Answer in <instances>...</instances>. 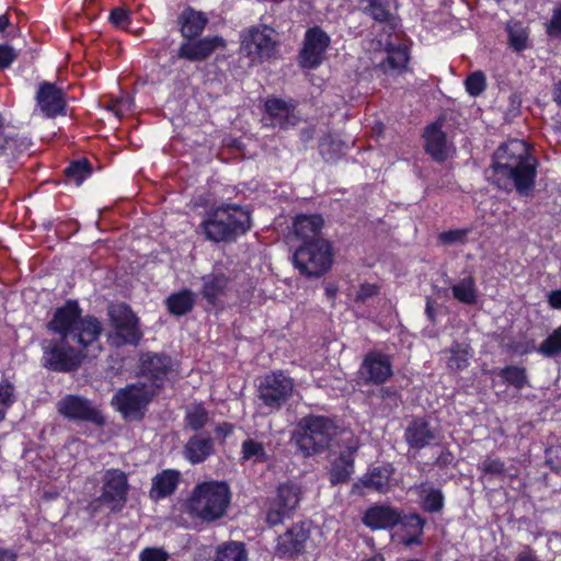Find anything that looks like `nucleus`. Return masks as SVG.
Wrapping results in <instances>:
<instances>
[{
    "label": "nucleus",
    "instance_id": "864d4df0",
    "mask_svg": "<svg viewBox=\"0 0 561 561\" xmlns=\"http://www.w3.org/2000/svg\"><path fill=\"white\" fill-rule=\"evenodd\" d=\"M408 525L412 528H415V530L417 531V535H413V536H410L409 538L404 539V543L407 546L419 545L420 543L419 535L422 534V530L424 527V520L419 515H412L409 517Z\"/></svg>",
    "mask_w": 561,
    "mask_h": 561
},
{
    "label": "nucleus",
    "instance_id": "9d476101",
    "mask_svg": "<svg viewBox=\"0 0 561 561\" xmlns=\"http://www.w3.org/2000/svg\"><path fill=\"white\" fill-rule=\"evenodd\" d=\"M293 390V379L282 371L266 375L259 388L260 399L272 409L280 408L290 398Z\"/></svg>",
    "mask_w": 561,
    "mask_h": 561
},
{
    "label": "nucleus",
    "instance_id": "4c0bfd02",
    "mask_svg": "<svg viewBox=\"0 0 561 561\" xmlns=\"http://www.w3.org/2000/svg\"><path fill=\"white\" fill-rule=\"evenodd\" d=\"M214 561H248L245 547L238 541L224 543L217 548Z\"/></svg>",
    "mask_w": 561,
    "mask_h": 561
},
{
    "label": "nucleus",
    "instance_id": "a18cd8bd",
    "mask_svg": "<svg viewBox=\"0 0 561 561\" xmlns=\"http://www.w3.org/2000/svg\"><path fill=\"white\" fill-rule=\"evenodd\" d=\"M14 402V387L4 380L0 382V422L5 417L7 411Z\"/></svg>",
    "mask_w": 561,
    "mask_h": 561
},
{
    "label": "nucleus",
    "instance_id": "4468645a",
    "mask_svg": "<svg viewBox=\"0 0 561 561\" xmlns=\"http://www.w3.org/2000/svg\"><path fill=\"white\" fill-rule=\"evenodd\" d=\"M329 44L330 37L322 30L319 27L308 30L299 56L301 67L308 69L317 68L322 62Z\"/></svg>",
    "mask_w": 561,
    "mask_h": 561
},
{
    "label": "nucleus",
    "instance_id": "774afa93",
    "mask_svg": "<svg viewBox=\"0 0 561 561\" xmlns=\"http://www.w3.org/2000/svg\"><path fill=\"white\" fill-rule=\"evenodd\" d=\"M9 25V18L5 14L0 15V32H3Z\"/></svg>",
    "mask_w": 561,
    "mask_h": 561
},
{
    "label": "nucleus",
    "instance_id": "f8f14e48",
    "mask_svg": "<svg viewBox=\"0 0 561 561\" xmlns=\"http://www.w3.org/2000/svg\"><path fill=\"white\" fill-rule=\"evenodd\" d=\"M102 494L99 501L112 511H121L127 501L128 481L125 472L110 469L103 476Z\"/></svg>",
    "mask_w": 561,
    "mask_h": 561
},
{
    "label": "nucleus",
    "instance_id": "bf43d9fd",
    "mask_svg": "<svg viewBox=\"0 0 561 561\" xmlns=\"http://www.w3.org/2000/svg\"><path fill=\"white\" fill-rule=\"evenodd\" d=\"M548 304L553 309H561V289L550 291L548 295Z\"/></svg>",
    "mask_w": 561,
    "mask_h": 561
},
{
    "label": "nucleus",
    "instance_id": "4be33fe9",
    "mask_svg": "<svg viewBox=\"0 0 561 561\" xmlns=\"http://www.w3.org/2000/svg\"><path fill=\"white\" fill-rule=\"evenodd\" d=\"M425 150L436 161H444L448 156V144L439 123L431 124L423 134Z\"/></svg>",
    "mask_w": 561,
    "mask_h": 561
},
{
    "label": "nucleus",
    "instance_id": "a211bd4d",
    "mask_svg": "<svg viewBox=\"0 0 561 561\" xmlns=\"http://www.w3.org/2000/svg\"><path fill=\"white\" fill-rule=\"evenodd\" d=\"M141 371L144 377L153 385L154 391L162 386V382L171 368V358L160 354H145L141 357Z\"/></svg>",
    "mask_w": 561,
    "mask_h": 561
},
{
    "label": "nucleus",
    "instance_id": "680f3d73",
    "mask_svg": "<svg viewBox=\"0 0 561 561\" xmlns=\"http://www.w3.org/2000/svg\"><path fill=\"white\" fill-rule=\"evenodd\" d=\"M18 553L8 548H0V561H16Z\"/></svg>",
    "mask_w": 561,
    "mask_h": 561
},
{
    "label": "nucleus",
    "instance_id": "b1692460",
    "mask_svg": "<svg viewBox=\"0 0 561 561\" xmlns=\"http://www.w3.org/2000/svg\"><path fill=\"white\" fill-rule=\"evenodd\" d=\"M323 219L318 215H300L294 222L295 234L305 242H313L316 239H323L321 229Z\"/></svg>",
    "mask_w": 561,
    "mask_h": 561
},
{
    "label": "nucleus",
    "instance_id": "58836bf2",
    "mask_svg": "<svg viewBox=\"0 0 561 561\" xmlns=\"http://www.w3.org/2000/svg\"><path fill=\"white\" fill-rule=\"evenodd\" d=\"M536 351L547 358L561 354V324L540 343Z\"/></svg>",
    "mask_w": 561,
    "mask_h": 561
},
{
    "label": "nucleus",
    "instance_id": "2f4dec72",
    "mask_svg": "<svg viewBox=\"0 0 561 561\" xmlns=\"http://www.w3.org/2000/svg\"><path fill=\"white\" fill-rule=\"evenodd\" d=\"M453 296L465 305H476L478 300V288L473 276H466L451 286Z\"/></svg>",
    "mask_w": 561,
    "mask_h": 561
},
{
    "label": "nucleus",
    "instance_id": "393cba45",
    "mask_svg": "<svg viewBox=\"0 0 561 561\" xmlns=\"http://www.w3.org/2000/svg\"><path fill=\"white\" fill-rule=\"evenodd\" d=\"M30 146V139L26 137L16 138L13 130L4 126L3 118L0 116V156L15 158Z\"/></svg>",
    "mask_w": 561,
    "mask_h": 561
},
{
    "label": "nucleus",
    "instance_id": "a19ab883",
    "mask_svg": "<svg viewBox=\"0 0 561 561\" xmlns=\"http://www.w3.org/2000/svg\"><path fill=\"white\" fill-rule=\"evenodd\" d=\"M242 459L252 460L253 462L266 461L267 455L262 443L254 439H245L241 446Z\"/></svg>",
    "mask_w": 561,
    "mask_h": 561
},
{
    "label": "nucleus",
    "instance_id": "6ab92c4d",
    "mask_svg": "<svg viewBox=\"0 0 561 561\" xmlns=\"http://www.w3.org/2000/svg\"><path fill=\"white\" fill-rule=\"evenodd\" d=\"M225 41L219 36L204 37L197 42L185 43L180 47L179 57L201 61L209 57L216 48L224 47Z\"/></svg>",
    "mask_w": 561,
    "mask_h": 561
},
{
    "label": "nucleus",
    "instance_id": "ddd939ff",
    "mask_svg": "<svg viewBox=\"0 0 561 561\" xmlns=\"http://www.w3.org/2000/svg\"><path fill=\"white\" fill-rule=\"evenodd\" d=\"M300 488L294 483H284L278 486L277 495L272 507L266 514V522L270 525H278L289 516L300 502Z\"/></svg>",
    "mask_w": 561,
    "mask_h": 561
},
{
    "label": "nucleus",
    "instance_id": "603ef678",
    "mask_svg": "<svg viewBox=\"0 0 561 561\" xmlns=\"http://www.w3.org/2000/svg\"><path fill=\"white\" fill-rule=\"evenodd\" d=\"M379 294V287L376 284L364 283L359 286L355 301L356 302H365L368 299L377 296Z\"/></svg>",
    "mask_w": 561,
    "mask_h": 561
},
{
    "label": "nucleus",
    "instance_id": "338daca9",
    "mask_svg": "<svg viewBox=\"0 0 561 561\" xmlns=\"http://www.w3.org/2000/svg\"><path fill=\"white\" fill-rule=\"evenodd\" d=\"M553 99L559 105H561V81H559L554 87Z\"/></svg>",
    "mask_w": 561,
    "mask_h": 561
},
{
    "label": "nucleus",
    "instance_id": "69168bd1",
    "mask_svg": "<svg viewBox=\"0 0 561 561\" xmlns=\"http://www.w3.org/2000/svg\"><path fill=\"white\" fill-rule=\"evenodd\" d=\"M426 314L430 318L431 321L435 320L434 314V301L431 298H427L426 300V308H425Z\"/></svg>",
    "mask_w": 561,
    "mask_h": 561
},
{
    "label": "nucleus",
    "instance_id": "8fccbe9b",
    "mask_svg": "<svg viewBox=\"0 0 561 561\" xmlns=\"http://www.w3.org/2000/svg\"><path fill=\"white\" fill-rule=\"evenodd\" d=\"M469 230L467 229H455L442 232L438 237L439 241L444 244H456L465 243Z\"/></svg>",
    "mask_w": 561,
    "mask_h": 561
},
{
    "label": "nucleus",
    "instance_id": "c9c22d12",
    "mask_svg": "<svg viewBox=\"0 0 561 561\" xmlns=\"http://www.w3.org/2000/svg\"><path fill=\"white\" fill-rule=\"evenodd\" d=\"M508 44L515 51H522L528 47L529 30L519 21H510L506 24Z\"/></svg>",
    "mask_w": 561,
    "mask_h": 561
},
{
    "label": "nucleus",
    "instance_id": "f3484780",
    "mask_svg": "<svg viewBox=\"0 0 561 561\" xmlns=\"http://www.w3.org/2000/svg\"><path fill=\"white\" fill-rule=\"evenodd\" d=\"M309 529L305 524H296L285 534L278 537L276 553L279 557L293 558L302 553L306 549V542L309 539Z\"/></svg>",
    "mask_w": 561,
    "mask_h": 561
},
{
    "label": "nucleus",
    "instance_id": "3c124183",
    "mask_svg": "<svg viewBox=\"0 0 561 561\" xmlns=\"http://www.w3.org/2000/svg\"><path fill=\"white\" fill-rule=\"evenodd\" d=\"M480 469L484 474L501 476L505 471V465L497 458L488 457L480 465Z\"/></svg>",
    "mask_w": 561,
    "mask_h": 561
},
{
    "label": "nucleus",
    "instance_id": "052dcab7",
    "mask_svg": "<svg viewBox=\"0 0 561 561\" xmlns=\"http://www.w3.org/2000/svg\"><path fill=\"white\" fill-rule=\"evenodd\" d=\"M454 460V456L450 451L448 450H445V451H442V454L437 457L436 459V465L438 466H448L453 462Z\"/></svg>",
    "mask_w": 561,
    "mask_h": 561
},
{
    "label": "nucleus",
    "instance_id": "1a4fd4ad",
    "mask_svg": "<svg viewBox=\"0 0 561 561\" xmlns=\"http://www.w3.org/2000/svg\"><path fill=\"white\" fill-rule=\"evenodd\" d=\"M274 31L264 26L252 27L242 35L241 49L252 61L272 58L276 51Z\"/></svg>",
    "mask_w": 561,
    "mask_h": 561
},
{
    "label": "nucleus",
    "instance_id": "f257e3e1",
    "mask_svg": "<svg viewBox=\"0 0 561 561\" xmlns=\"http://www.w3.org/2000/svg\"><path fill=\"white\" fill-rule=\"evenodd\" d=\"M47 327L57 334V337L42 342V364L49 370H76L91 352L101 351V321L94 316L83 317L76 301L58 308Z\"/></svg>",
    "mask_w": 561,
    "mask_h": 561
},
{
    "label": "nucleus",
    "instance_id": "ea45409f",
    "mask_svg": "<svg viewBox=\"0 0 561 561\" xmlns=\"http://www.w3.org/2000/svg\"><path fill=\"white\" fill-rule=\"evenodd\" d=\"M500 376L505 382L518 390L528 385V377L524 367L514 365L506 366L501 370Z\"/></svg>",
    "mask_w": 561,
    "mask_h": 561
},
{
    "label": "nucleus",
    "instance_id": "72a5a7b5",
    "mask_svg": "<svg viewBox=\"0 0 561 561\" xmlns=\"http://www.w3.org/2000/svg\"><path fill=\"white\" fill-rule=\"evenodd\" d=\"M422 496V507L430 513L440 512L444 507V494L439 489H435L424 482L416 486Z\"/></svg>",
    "mask_w": 561,
    "mask_h": 561
},
{
    "label": "nucleus",
    "instance_id": "dca6fc26",
    "mask_svg": "<svg viewBox=\"0 0 561 561\" xmlns=\"http://www.w3.org/2000/svg\"><path fill=\"white\" fill-rule=\"evenodd\" d=\"M358 375L365 382H385L392 375L390 358L381 353H368L360 365Z\"/></svg>",
    "mask_w": 561,
    "mask_h": 561
},
{
    "label": "nucleus",
    "instance_id": "e433bc0d",
    "mask_svg": "<svg viewBox=\"0 0 561 561\" xmlns=\"http://www.w3.org/2000/svg\"><path fill=\"white\" fill-rule=\"evenodd\" d=\"M167 307L170 313L174 316H183L190 312L194 306V295L190 290H183L172 294L167 299Z\"/></svg>",
    "mask_w": 561,
    "mask_h": 561
},
{
    "label": "nucleus",
    "instance_id": "5fc2aeb1",
    "mask_svg": "<svg viewBox=\"0 0 561 561\" xmlns=\"http://www.w3.org/2000/svg\"><path fill=\"white\" fill-rule=\"evenodd\" d=\"M16 57L18 54L12 47L0 45V69L8 68Z\"/></svg>",
    "mask_w": 561,
    "mask_h": 561
},
{
    "label": "nucleus",
    "instance_id": "c756f323",
    "mask_svg": "<svg viewBox=\"0 0 561 561\" xmlns=\"http://www.w3.org/2000/svg\"><path fill=\"white\" fill-rule=\"evenodd\" d=\"M391 473L388 468L377 467L364 474L359 482L367 489L386 493L389 490Z\"/></svg>",
    "mask_w": 561,
    "mask_h": 561
},
{
    "label": "nucleus",
    "instance_id": "c85d7f7f",
    "mask_svg": "<svg viewBox=\"0 0 561 561\" xmlns=\"http://www.w3.org/2000/svg\"><path fill=\"white\" fill-rule=\"evenodd\" d=\"M266 112L273 117V124L286 127L293 116L294 105L282 99L273 98L265 102Z\"/></svg>",
    "mask_w": 561,
    "mask_h": 561
},
{
    "label": "nucleus",
    "instance_id": "2eb2a0df",
    "mask_svg": "<svg viewBox=\"0 0 561 561\" xmlns=\"http://www.w3.org/2000/svg\"><path fill=\"white\" fill-rule=\"evenodd\" d=\"M36 102L38 110L46 117H56L57 115L65 114V93L54 83L43 82L39 84Z\"/></svg>",
    "mask_w": 561,
    "mask_h": 561
},
{
    "label": "nucleus",
    "instance_id": "9b49d317",
    "mask_svg": "<svg viewBox=\"0 0 561 561\" xmlns=\"http://www.w3.org/2000/svg\"><path fill=\"white\" fill-rule=\"evenodd\" d=\"M58 412L68 420L83 421L96 426H103L105 419L91 401L79 396H66L57 403Z\"/></svg>",
    "mask_w": 561,
    "mask_h": 561
},
{
    "label": "nucleus",
    "instance_id": "c03bdc74",
    "mask_svg": "<svg viewBox=\"0 0 561 561\" xmlns=\"http://www.w3.org/2000/svg\"><path fill=\"white\" fill-rule=\"evenodd\" d=\"M363 11L380 23H387L392 20L387 4L380 0H368V4L364 7Z\"/></svg>",
    "mask_w": 561,
    "mask_h": 561
},
{
    "label": "nucleus",
    "instance_id": "a878e982",
    "mask_svg": "<svg viewBox=\"0 0 561 561\" xmlns=\"http://www.w3.org/2000/svg\"><path fill=\"white\" fill-rule=\"evenodd\" d=\"M229 278L224 274H209L203 277V297L215 305L229 289Z\"/></svg>",
    "mask_w": 561,
    "mask_h": 561
},
{
    "label": "nucleus",
    "instance_id": "7ed1b4c3",
    "mask_svg": "<svg viewBox=\"0 0 561 561\" xmlns=\"http://www.w3.org/2000/svg\"><path fill=\"white\" fill-rule=\"evenodd\" d=\"M230 500L231 492L226 482L206 481L193 488L184 505L193 518L211 523L226 514Z\"/></svg>",
    "mask_w": 561,
    "mask_h": 561
},
{
    "label": "nucleus",
    "instance_id": "5701e85b",
    "mask_svg": "<svg viewBox=\"0 0 561 561\" xmlns=\"http://www.w3.org/2000/svg\"><path fill=\"white\" fill-rule=\"evenodd\" d=\"M180 482V472L167 469L156 474L152 479L150 497L154 501L164 499L174 493Z\"/></svg>",
    "mask_w": 561,
    "mask_h": 561
},
{
    "label": "nucleus",
    "instance_id": "6e6d98bb",
    "mask_svg": "<svg viewBox=\"0 0 561 561\" xmlns=\"http://www.w3.org/2000/svg\"><path fill=\"white\" fill-rule=\"evenodd\" d=\"M547 33L550 36H561V7L553 11L552 18L547 24Z\"/></svg>",
    "mask_w": 561,
    "mask_h": 561
},
{
    "label": "nucleus",
    "instance_id": "f704fd0d",
    "mask_svg": "<svg viewBox=\"0 0 561 561\" xmlns=\"http://www.w3.org/2000/svg\"><path fill=\"white\" fill-rule=\"evenodd\" d=\"M206 23L207 19L203 13L187 10L182 14V35L187 38L196 37L203 32Z\"/></svg>",
    "mask_w": 561,
    "mask_h": 561
},
{
    "label": "nucleus",
    "instance_id": "7c9ffc66",
    "mask_svg": "<svg viewBox=\"0 0 561 561\" xmlns=\"http://www.w3.org/2000/svg\"><path fill=\"white\" fill-rule=\"evenodd\" d=\"M471 347L468 344L455 342L446 353L449 354L447 358V367L451 371H460L469 366L471 357Z\"/></svg>",
    "mask_w": 561,
    "mask_h": 561
},
{
    "label": "nucleus",
    "instance_id": "49530a36",
    "mask_svg": "<svg viewBox=\"0 0 561 561\" xmlns=\"http://www.w3.org/2000/svg\"><path fill=\"white\" fill-rule=\"evenodd\" d=\"M465 84L468 93L477 96L485 89V76L481 71H476L466 79Z\"/></svg>",
    "mask_w": 561,
    "mask_h": 561
},
{
    "label": "nucleus",
    "instance_id": "79ce46f5",
    "mask_svg": "<svg viewBox=\"0 0 561 561\" xmlns=\"http://www.w3.org/2000/svg\"><path fill=\"white\" fill-rule=\"evenodd\" d=\"M185 421L193 431L203 428L208 422V412L202 404H196L187 409Z\"/></svg>",
    "mask_w": 561,
    "mask_h": 561
},
{
    "label": "nucleus",
    "instance_id": "39448f33",
    "mask_svg": "<svg viewBox=\"0 0 561 561\" xmlns=\"http://www.w3.org/2000/svg\"><path fill=\"white\" fill-rule=\"evenodd\" d=\"M250 227V211L238 204L230 203L216 207L202 224L206 238L213 242L233 241L245 233Z\"/></svg>",
    "mask_w": 561,
    "mask_h": 561
},
{
    "label": "nucleus",
    "instance_id": "e2e57ef3",
    "mask_svg": "<svg viewBox=\"0 0 561 561\" xmlns=\"http://www.w3.org/2000/svg\"><path fill=\"white\" fill-rule=\"evenodd\" d=\"M516 561H538L533 550L526 547L516 558Z\"/></svg>",
    "mask_w": 561,
    "mask_h": 561
},
{
    "label": "nucleus",
    "instance_id": "09e8293b",
    "mask_svg": "<svg viewBox=\"0 0 561 561\" xmlns=\"http://www.w3.org/2000/svg\"><path fill=\"white\" fill-rule=\"evenodd\" d=\"M378 397L382 400L385 405L390 409L398 408L401 403V397L397 388L392 386L381 387L378 391Z\"/></svg>",
    "mask_w": 561,
    "mask_h": 561
},
{
    "label": "nucleus",
    "instance_id": "0eeeda50",
    "mask_svg": "<svg viewBox=\"0 0 561 561\" xmlns=\"http://www.w3.org/2000/svg\"><path fill=\"white\" fill-rule=\"evenodd\" d=\"M156 393L153 385L138 381L119 389L112 403L125 419L138 420L144 416L146 407Z\"/></svg>",
    "mask_w": 561,
    "mask_h": 561
},
{
    "label": "nucleus",
    "instance_id": "de8ad7c7",
    "mask_svg": "<svg viewBox=\"0 0 561 561\" xmlns=\"http://www.w3.org/2000/svg\"><path fill=\"white\" fill-rule=\"evenodd\" d=\"M336 438H339L337 444L343 445L346 448V451L344 453L351 454L352 457L359 448L358 438L350 431L342 430L339 427V434Z\"/></svg>",
    "mask_w": 561,
    "mask_h": 561
},
{
    "label": "nucleus",
    "instance_id": "0e129e2a",
    "mask_svg": "<svg viewBox=\"0 0 561 561\" xmlns=\"http://www.w3.org/2000/svg\"><path fill=\"white\" fill-rule=\"evenodd\" d=\"M232 425L228 423H221L216 427L215 432L218 436L226 437L232 433Z\"/></svg>",
    "mask_w": 561,
    "mask_h": 561
},
{
    "label": "nucleus",
    "instance_id": "f03ea898",
    "mask_svg": "<svg viewBox=\"0 0 561 561\" xmlns=\"http://www.w3.org/2000/svg\"><path fill=\"white\" fill-rule=\"evenodd\" d=\"M537 160L530 153L526 141L511 139L493 153L492 163L485 170L486 180L504 191L515 188L527 195L535 185Z\"/></svg>",
    "mask_w": 561,
    "mask_h": 561
},
{
    "label": "nucleus",
    "instance_id": "37998d69",
    "mask_svg": "<svg viewBox=\"0 0 561 561\" xmlns=\"http://www.w3.org/2000/svg\"><path fill=\"white\" fill-rule=\"evenodd\" d=\"M65 173L79 186L91 174L90 163L87 159L75 161L65 170Z\"/></svg>",
    "mask_w": 561,
    "mask_h": 561
},
{
    "label": "nucleus",
    "instance_id": "20e7f679",
    "mask_svg": "<svg viewBox=\"0 0 561 561\" xmlns=\"http://www.w3.org/2000/svg\"><path fill=\"white\" fill-rule=\"evenodd\" d=\"M339 434L334 420L323 415H307L299 420L291 442L306 457L322 454L331 448Z\"/></svg>",
    "mask_w": 561,
    "mask_h": 561
},
{
    "label": "nucleus",
    "instance_id": "bb28decb",
    "mask_svg": "<svg viewBox=\"0 0 561 561\" xmlns=\"http://www.w3.org/2000/svg\"><path fill=\"white\" fill-rule=\"evenodd\" d=\"M378 46L386 53V58L381 59L379 65L385 70H401L405 68L409 61V55L407 47L398 46L394 47L390 42L382 44L378 42Z\"/></svg>",
    "mask_w": 561,
    "mask_h": 561
},
{
    "label": "nucleus",
    "instance_id": "aec40b11",
    "mask_svg": "<svg viewBox=\"0 0 561 561\" xmlns=\"http://www.w3.org/2000/svg\"><path fill=\"white\" fill-rule=\"evenodd\" d=\"M400 520V512L385 505H376L368 508L363 517L364 524L371 529L392 528Z\"/></svg>",
    "mask_w": 561,
    "mask_h": 561
},
{
    "label": "nucleus",
    "instance_id": "cd10ccee",
    "mask_svg": "<svg viewBox=\"0 0 561 561\" xmlns=\"http://www.w3.org/2000/svg\"><path fill=\"white\" fill-rule=\"evenodd\" d=\"M214 451V443L209 437L194 436L185 445V456L192 463H201Z\"/></svg>",
    "mask_w": 561,
    "mask_h": 561
},
{
    "label": "nucleus",
    "instance_id": "4d7b16f0",
    "mask_svg": "<svg viewBox=\"0 0 561 561\" xmlns=\"http://www.w3.org/2000/svg\"><path fill=\"white\" fill-rule=\"evenodd\" d=\"M167 553L158 548H147L140 553V561H167Z\"/></svg>",
    "mask_w": 561,
    "mask_h": 561
},
{
    "label": "nucleus",
    "instance_id": "6e6552de",
    "mask_svg": "<svg viewBox=\"0 0 561 561\" xmlns=\"http://www.w3.org/2000/svg\"><path fill=\"white\" fill-rule=\"evenodd\" d=\"M108 317L114 329L112 339L116 345L133 344L140 341L142 333L139 328V320L125 304L112 305L108 307Z\"/></svg>",
    "mask_w": 561,
    "mask_h": 561
},
{
    "label": "nucleus",
    "instance_id": "412c9836",
    "mask_svg": "<svg viewBox=\"0 0 561 561\" xmlns=\"http://www.w3.org/2000/svg\"><path fill=\"white\" fill-rule=\"evenodd\" d=\"M404 438L411 448L422 449L436 438V433L425 419L419 417L407 426Z\"/></svg>",
    "mask_w": 561,
    "mask_h": 561
},
{
    "label": "nucleus",
    "instance_id": "423d86ee",
    "mask_svg": "<svg viewBox=\"0 0 561 561\" xmlns=\"http://www.w3.org/2000/svg\"><path fill=\"white\" fill-rule=\"evenodd\" d=\"M294 264L299 272L308 277H320L332 265V250L325 239L302 243L294 253Z\"/></svg>",
    "mask_w": 561,
    "mask_h": 561
},
{
    "label": "nucleus",
    "instance_id": "473e14b6",
    "mask_svg": "<svg viewBox=\"0 0 561 561\" xmlns=\"http://www.w3.org/2000/svg\"><path fill=\"white\" fill-rule=\"evenodd\" d=\"M354 472V458L351 454L341 453L332 463L330 481L332 484L345 483Z\"/></svg>",
    "mask_w": 561,
    "mask_h": 561
},
{
    "label": "nucleus",
    "instance_id": "13d9d810",
    "mask_svg": "<svg viewBox=\"0 0 561 561\" xmlns=\"http://www.w3.org/2000/svg\"><path fill=\"white\" fill-rule=\"evenodd\" d=\"M110 20L114 25L123 27L129 20V13L123 8H115L111 12Z\"/></svg>",
    "mask_w": 561,
    "mask_h": 561
}]
</instances>
